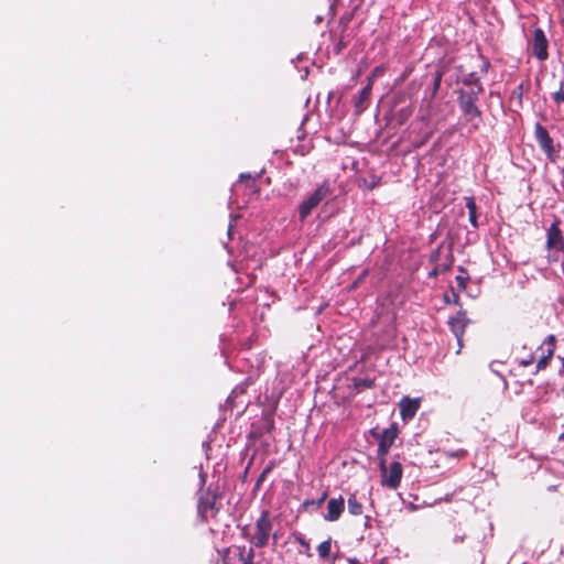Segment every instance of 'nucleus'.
Masks as SVG:
<instances>
[{
	"label": "nucleus",
	"instance_id": "obj_1",
	"mask_svg": "<svg viewBox=\"0 0 564 564\" xmlns=\"http://www.w3.org/2000/svg\"><path fill=\"white\" fill-rule=\"evenodd\" d=\"M274 517L268 510H261L253 524H248L241 528V536L247 540L250 547L263 549L269 544L272 536L273 542H276L278 535L273 532Z\"/></svg>",
	"mask_w": 564,
	"mask_h": 564
},
{
	"label": "nucleus",
	"instance_id": "obj_2",
	"mask_svg": "<svg viewBox=\"0 0 564 564\" xmlns=\"http://www.w3.org/2000/svg\"><path fill=\"white\" fill-rule=\"evenodd\" d=\"M484 93V87L474 89L460 88L457 90V102L466 122H474L476 119H481V110L477 102L480 95Z\"/></svg>",
	"mask_w": 564,
	"mask_h": 564
},
{
	"label": "nucleus",
	"instance_id": "obj_3",
	"mask_svg": "<svg viewBox=\"0 0 564 564\" xmlns=\"http://www.w3.org/2000/svg\"><path fill=\"white\" fill-rule=\"evenodd\" d=\"M219 495L210 487H200L197 494V514L203 522H208L210 519L216 518L219 512L217 500Z\"/></svg>",
	"mask_w": 564,
	"mask_h": 564
},
{
	"label": "nucleus",
	"instance_id": "obj_4",
	"mask_svg": "<svg viewBox=\"0 0 564 564\" xmlns=\"http://www.w3.org/2000/svg\"><path fill=\"white\" fill-rule=\"evenodd\" d=\"M221 558L224 564H256L254 549L246 545L228 546L224 550Z\"/></svg>",
	"mask_w": 564,
	"mask_h": 564
},
{
	"label": "nucleus",
	"instance_id": "obj_5",
	"mask_svg": "<svg viewBox=\"0 0 564 564\" xmlns=\"http://www.w3.org/2000/svg\"><path fill=\"white\" fill-rule=\"evenodd\" d=\"M330 195V188L329 185L325 182L321 184L314 193H312L306 199L302 202V204L299 207V216L300 219L303 221L306 219L312 210L316 208L325 198H327Z\"/></svg>",
	"mask_w": 564,
	"mask_h": 564
},
{
	"label": "nucleus",
	"instance_id": "obj_6",
	"mask_svg": "<svg viewBox=\"0 0 564 564\" xmlns=\"http://www.w3.org/2000/svg\"><path fill=\"white\" fill-rule=\"evenodd\" d=\"M534 137L540 147V149L544 152L546 158L551 162H555L557 158V150L554 147L553 139L551 138L549 131L541 123H535L534 127Z\"/></svg>",
	"mask_w": 564,
	"mask_h": 564
},
{
	"label": "nucleus",
	"instance_id": "obj_7",
	"mask_svg": "<svg viewBox=\"0 0 564 564\" xmlns=\"http://www.w3.org/2000/svg\"><path fill=\"white\" fill-rule=\"evenodd\" d=\"M470 323V319L467 317V313L464 310H459L455 316H452L448 321V326L452 333L455 335L457 339V354L460 351L463 347V337L465 334L466 326Z\"/></svg>",
	"mask_w": 564,
	"mask_h": 564
},
{
	"label": "nucleus",
	"instance_id": "obj_8",
	"mask_svg": "<svg viewBox=\"0 0 564 564\" xmlns=\"http://www.w3.org/2000/svg\"><path fill=\"white\" fill-rule=\"evenodd\" d=\"M561 220L555 218L546 232V248L550 251L563 252L564 251V236L561 230Z\"/></svg>",
	"mask_w": 564,
	"mask_h": 564
},
{
	"label": "nucleus",
	"instance_id": "obj_9",
	"mask_svg": "<svg viewBox=\"0 0 564 564\" xmlns=\"http://www.w3.org/2000/svg\"><path fill=\"white\" fill-rule=\"evenodd\" d=\"M402 473L403 468L401 463L392 462L389 469L386 467V470L381 471V485L390 489H397L400 486Z\"/></svg>",
	"mask_w": 564,
	"mask_h": 564
},
{
	"label": "nucleus",
	"instance_id": "obj_10",
	"mask_svg": "<svg viewBox=\"0 0 564 564\" xmlns=\"http://www.w3.org/2000/svg\"><path fill=\"white\" fill-rule=\"evenodd\" d=\"M549 42L542 29H535L533 32L532 53L539 61H545L549 57Z\"/></svg>",
	"mask_w": 564,
	"mask_h": 564
},
{
	"label": "nucleus",
	"instance_id": "obj_11",
	"mask_svg": "<svg viewBox=\"0 0 564 564\" xmlns=\"http://www.w3.org/2000/svg\"><path fill=\"white\" fill-rule=\"evenodd\" d=\"M421 400L403 397L399 403L400 414L403 421L412 420L420 409Z\"/></svg>",
	"mask_w": 564,
	"mask_h": 564
},
{
	"label": "nucleus",
	"instance_id": "obj_12",
	"mask_svg": "<svg viewBox=\"0 0 564 564\" xmlns=\"http://www.w3.org/2000/svg\"><path fill=\"white\" fill-rule=\"evenodd\" d=\"M345 509V500L341 496L338 498H332L327 503V512L324 516V519L329 522L337 521Z\"/></svg>",
	"mask_w": 564,
	"mask_h": 564
},
{
	"label": "nucleus",
	"instance_id": "obj_13",
	"mask_svg": "<svg viewBox=\"0 0 564 564\" xmlns=\"http://www.w3.org/2000/svg\"><path fill=\"white\" fill-rule=\"evenodd\" d=\"M372 91L371 78H367V85L361 89L359 96L355 100V108L357 113H361L366 110L368 101Z\"/></svg>",
	"mask_w": 564,
	"mask_h": 564
},
{
	"label": "nucleus",
	"instance_id": "obj_14",
	"mask_svg": "<svg viewBox=\"0 0 564 564\" xmlns=\"http://www.w3.org/2000/svg\"><path fill=\"white\" fill-rule=\"evenodd\" d=\"M413 111H414V106H412V105L402 107L393 112L392 121L397 126L401 127L409 120V118L412 116Z\"/></svg>",
	"mask_w": 564,
	"mask_h": 564
},
{
	"label": "nucleus",
	"instance_id": "obj_15",
	"mask_svg": "<svg viewBox=\"0 0 564 564\" xmlns=\"http://www.w3.org/2000/svg\"><path fill=\"white\" fill-rule=\"evenodd\" d=\"M333 539L328 536L317 545V552L321 561L326 562L330 557Z\"/></svg>",
	"mask_w": 564,
	"mask_h": 564
},
{
	"label": "nucleus",
	"instance_id": "obj_16",
	"mask_svg": "<svg viewBox=\"0 0 564 564\" xmlns=\"http://www.w3.org/2000/svg\"><path fill=\"white\" fill-rule=\"evenodd\" d=\"M397 436H398V427L395 424H392L389 429L383 430L379 442L391 447L392 444L394 443V440L397 438Z\"/></svg>",
	"mask_w": 564,
	"mask_h": 564
},
{
	"label": "nucleus",
	"instance_id": "obj_17",
	"mask_svg": "<svg viewBox=\"0 0 564 564\" xmlns=\"http://www.w3.org/2000/svg\"><path fill=\"white\" fill-rule=\"evenodd\" d=\"M462 83L464 86H466V89H474L478 87H484L482 84L479 80V77L475 72L468 73L463 76Z\"/></svg>",
	"mask_w": 564,
	"mask_h": 564
},
{
	"label": "nucleus",
	"instance_id": "obj_18",
	"mask_svg": "<svg viewBox=\"0 0 564 564\" xmlns=\"http://www.w3.org/2000/svg\"><path fill=\"white\" fill-rule=\"evenodd\" d=\"M348 511L352 516H361L364 512L362 505L358 501L356 494H351L348 498Z\"/></svg>",
	"mask_w": 564,
	"mask_h": 564
},
{
	"label": "nucleus",
	"instance_id": "obj_19",
	"mask_svg": "<svg viewBox=\"0 0 564 564\" xmlns=\"http://www.w3.org/2000/svg\"><path fill=\"white\" fill-rule=\"evenodd\" d=\"M553 356H554V354H552V349H546L545 352L541 356V358L536 361L534 375L546 369L549 367Z\"/></svg>",
	"mask_w": 564,
	"mask_h": 564
},
{
	"label": "nucleus",
	"instance_id": "obj_20",
	"mask_svg": "<svg viewBox=\"0 0 564 564\" xmlns=\"http://www.w3.org/2000/svg\"><path fill=\"white\" fill-rule=\"evenodd\" d=\"M466 208L468 209L469 214V221L474 227H477V206L476 202L473 197L466 198Z\"/></svg>",
	"mask_w": 564,
	"mask_h": 564
},
{
	"label": "nucleus",
	"instance_id": "obj_21",
	"mask_svg": "<svg viewBox=\"0 0 564 564\" xmlns=\"http://www.w3.org/2000/svg\"><path fill=\"white\" fill-rule=\"evenodd\" d=\"M453 263H454V256L452 252V248H448L447 253L444 257V261L441 263L437 262L435 265L440 267V271L442 273H445L452 269Z\"/></svg>",
	"mask_w": 564,
	"mask_h": 564
},
{
	"label": "nucleus",
	"instance_id": "obj_22",
	"mask_svg": "<svg viewBox=\"0 0 564 564\" xmlns=\"http://www.w3.org/2000/svg\"><path fill=\"white\" fill-rule=\"evenodd\" d=\"M458 271L460 272V274L456 275L455 280L458 289L460 291H464L467 288L470 278L467 270L464 267H458Z\"/></svg>",
	"mask_w": 564,
	"mask_h": 564
},
{
	"label": "nucleus",
	"instance_id": "obj_23",
	"mask_svg": "<svg viewBox=\"0 0 564 564\" xmlns=\"http://www.w3.org/2000/svg\"><path fill=\"white\" fill-rule=\"evenodd\" d=\"M354 387L357 391H362L366 389H371L375 387V380L369 378H355Z\"/></svg>",
	"mask_w": 564,
	"mask_h": 564
},
{
	"label": "nucleus",
	"instance_id": "obj_24",
	"mask_svg": "<svg viewBox=\"0 0 564 564\" xmlns=\"http://www.w3.org/2000/svg\"><path fill=\"white\" fill-rule=\"evenodd\" d=\"M389 448H390V446L379 442L377 452H378V457L380 459V463H379L380 471L386 470V464H387L386 456L389 452Z\"/></svg>",
	"mask_w": 564,
	"mask_h": 564
},
{
	"label": "nucleus",
	"instance_id": "obj_25",
	"mask_svg": "<svg viewBox=\"0 0 564 564\" xmlns=\"http://www.w3.org/2000/svg\"><path fill=\"white\" fill-rule=\"evenodd\" d=\"M295 541L304 549L303 553L311 557L312 556V553H311V544L310 542L304 538L303 534L301 533H296V534H293Z\"/></svg>",
	"mask_w": 564,
	"mask_h": 564
},
{
	"label": "nucleus",
	"instance_id": "obj_26",
	"mask_svg": "<svg viewBox=\"0 0 564 564\" xmlns=\"http://www.w3.org/2000/svg\"><path fill=\"white\" fill-rule=\"evenodd\" d=\"M451 296L445 294L444 295V301L445 303L447 304H455V305H459L460 304V299H459V295L455 292L454 288H451Z\"/></svg>",
	"mask_w": 564,
	"mask_h": 564
},
{
	"label": "nucleus",
	"instance_id": "obj_27",
	"mask_svg": "<svg viewBox=\"0 0 564 564\" xmlns=\"http://www.w3.org/2000/svg\"><path fill=\"white\" fill-rule=\"evenodd\" d=\"M552 97L557 105L564 102V80L561 82L558 90L555 91Z\"/></svg>",
	"mask_w": 564,
	"mask_h": 564
},
{
	"label": "nucleus",
	"instance_id": "obj_28",
	"mask_svg": "<svg viewBox=\"0 0 564 564\" xmlns=\"http://www.w3.org/2000/svg\"><path fill=\"white\" fill-rule=\"evenodd\" d=\"M556 343H557V339L555 337V335H549L544 340H543V345H546L547 348L546 349H552V354H554L555 351V348H556Z\"/></svg>",
	"mask_w": 564,
	"mask_h": 564
},
{
	"label": "nucleus",
	"instance_id": "obj_29",
	"mask_svg": "<svg viewBox=\"0 0 564 564\" xmlns=\"http://www.w3.org/2000/svg\"><path fill=\"white\" fill-rule=\"evenodd\" d=\"M348 45V41H346L345 36L341 35L338 42L335 44L334 52L335 54H340Z\"/></svg>",
	"mask_w": 564,
	"mask_h": 564
},
{
	"label": "nucleus",
	"instance_id": "obj_30",
	"mask_svg": "<svg viewBox=\"0 0 564 564\" xmlns=\"http://www.w3.org/2000/svg\"><path fill=\"white\" fill-rule=\"evenodd\" d=\"M272 468H273V465H270V466H268L267 468L263 469V471L260 474V476L258 477V479L256 481L254 489H259L260 488V486L264 481L267 475L272 470Z\"/></svg>",
	"mask_w": 564,
	"mask_h": 564
},
{
	"label": "nucleus",
	"instance_id": "obj_31",
	"mask_svg": "<svg viewBox=\"0 0 564 564\" xmlns=\"http://www.w3.org/2000/svg\"><path fill=\"white\" fill-rule=\"evenodd\" d=\"M384 70H386V68H384L382 65L377 66V67H375V68L372 69L371 74H370V75H369V77H368V78H371V86L373 85V80H375V78H377V77H379V76L383 75Z\"/></svg>",
	"mask_w": 564,
	"mask_h": 564
},
{
	"label": "nucleus",
	"instance_id": "obj_32",
	"mask_svg": "<svg viewBox=\"0 0 564 564\" xmlns=\"http://www.w3.org/2000/svg\"><path fill=\"white\" fill-rule=\"evenodd\" d=\"M442 251H443L442 246H438V247H437V248H436V249L431 253V256H430V261H431L432 263H435V264H436V263L441 260V258H442Z\"/></svg>",
	"mask_w": 564,
	"mask_h": 564
},
{
	"label": "nucleus",
	"instance_id": "obj_33",
	"mask_svg": "<svg viewBox=\"0 0 564 564\" xmlns=\"http://www.w3.org/2000/svg\"><path fill=\"white\" fill-rule=\"evenodd\" d=\"M535 358L532 352H530L525 358H521L518 360L521 367H529L534 362Z\"/></svg>",
	"mask_w": 564,
	"mask_h": 564
},
{
	"label": "nucleus",
	"instance_id": "obj_34",
	"mask_svg": "<svg viewBox=\"0 0 564 564\" xmlns=\"http://www.w3.org/2000/svg\"><path fill=\"white\" fill-rule=\"evenodd\" d=\"M239 181H240V182H243V181H248V182H250V181H251L250 185H248V186H249L252 191H257V189H256V185H254V181L252 180V177H251V175H250V174H245V173L240 174V176H239Z\"/></svg>",
	"mask_w": 564,
	"mask_h": 564
},
{
	"label": "nucleus",
	"instance_id": "obj_35",
	"mask_svg": "<svg viewBox=\"0 0 564 564\" xmlns=\"http://www.w3.org/2000/svg\"><path fill=\"white\" fill-rule=\"evenodd\" d=\"M326 498H327V492L325 491V492H323L321 498H318L316 501H305L304 505L305 506H307V505H316L317 507H321L324 503V501L326 500Z\"/></svg>",
	"mask_w": 564,
	"mask_h": 564
},
{
	"label": "nucleus",
	"instance_id": "obj_36",
	"mask_svg": "<svg viewBox=\"0 0 564 564\" xmlns=\"http://www.w3.org/2000/svg\"><path fill=\"white\" fill-rule=\"evenodd\" d=\"M441 82H442V74L437 73L435 75L434 83H433L434 94L438 90V88L441 86Z\"/></svg>",
	"mask_w": 564,
	"mask_h": 564
},
{
	"label": "nucleus",
	"instance_id": "obj_37",
	"mask_svg": "<svg viewBox=\"0 0 564 564\" xmlns=\"http://www.w3.org/2000/svg\"><path fill=\"white\" fill-rule=\"evenodd\" d=\"M442 274L440 271V267H434L433 270L429 272V278H436L437 275Z\"/></svg>",
	"mask_w": 564,
	"mask_h": 564
},
{
	"label": "nucleus",
	"instance_id": "obj_38",
	"mask_svg": "<svg viewBox=\"0 0 564 564\" xmlns=\"http://www.w3.org/2000/svg\"><path fill=\"white\" fill-rule=\"evenodd\" d=\"M465 538H466V534H465V533H463V534H456V535L453 538V542H454V543H462V542H464Z\"/></svg>",
	"mask_w": 564,
	"mask_h": 564
},
{
	"label": "nucleus",
	"instance_id": "obj_39",
	"mask_svg": "<svg viewBox=\"0 0 564 564\" xmlns=\"http://www.w3.org/2000/svg\"><path fill=\"white\" fill-rule=\"evenodd\" d=\"M379 184V181H376L375 178L369 183L367 184V188L369 191H372L377 185Z\"/></svg>",
	"mask_w": 564,
	"mask_h": 564
},
{
	"label": "nucleus",
	"instance_id": "obj_40",
	"mask_svg": "<svg viewBox=\"0 0 564 564\" xmlns=\"http://www.w3.org/2000/svg\"><path fill=\"white\" fill-rule=\"evenodd\" d=\"M347 562H348V564H364L361 561H359L356 557H350V558H348Z\"/></svg>",
	"mask_w": 564,
	"mask_h": 564
},
{
	"label": "nucleus",
	"instance_id": "obj_41",
	"mask_svg": "<svg viewBox=\"0 0 564 564\" xmlns=\"http://www.w3.org/2000/svg\"><path fill=\"white\" fill-rule=\"evenodd\" d=\"M473 127H474L475 130H477L479 128V123L478 122L474 123Z\"/></svg>",
	"mask_w": 564,
	"mask_h": 564
},
{
	"label": "nucleus",
	"instance_id": "obj_42",
	"mask_svg": "<svg viewBox=\"0 0 564 564\" xmlns=\"http://www.w3.org/2000/svg\"><path fill=\"white\" fill-rule=\"evenodd\" d=\"M487 67H488V63H486V64L484 65L482 70H484V72H487Z\"/></svg>",
	"mask_w": 564,
	"mask_h": 564
},
{
	"label": "nucleus",
	"instance_id": "obj_43",
	"mask_svg": "<svg viewBox=\"0 0 564 564\" xmlns=\"http://www.w3.org/2000/svg\"><path fill=\"white\" fill-rule=\"evenodd\" d=\"M562 365H563V369H564V357L562 358Z\"/></svg>",
	"mask_w": 564,
	"mask_h": 564
}]
</instances>
